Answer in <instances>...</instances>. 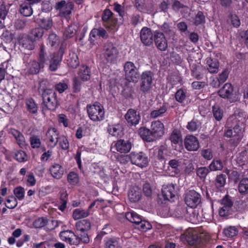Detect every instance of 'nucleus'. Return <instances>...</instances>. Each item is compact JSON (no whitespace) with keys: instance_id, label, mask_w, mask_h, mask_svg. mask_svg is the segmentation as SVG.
I'll list each match as a JSON object with an SVG mask.
<instances>
[{"instance_id":"obj_1","label":"nucleus","mask_w":248,"mask_h":248,"mask_svg":"<svg viewBox=\"0 0 248 248\" xmlns=\"http://www.w3.org/2000/svg\"><path fill=\"white\" fill-rule=\"evenodd\" d=\"M80 237L76 235L74 232L70 230L64 231L60 233V237L62 241H65L72 245H78L80 242L88 243L90 239L87 233L79 234Z\"/></svg>"},{"instance_id":"obj_2","label":"nucleus","mask_w":248,"mask_h":248,"mask_svg":"<svg viewBox=\"0 0 248 248\" xmlns=\"http://www.w3.org/2000/svg\"><path fill=\"white\" fill-rule=\"evenodd\" d=\"M87 111L90 119L94 122L102 121L105 118L103 106L98 102L87 106Z\"/></svg>"},{"instance_id":"obj_3","label":"nucleus","mask_w":248,"mask_h":248,"mask_svg":"<svg viewBox=\"0 0 248 248\" xmlns=\"http://www.w3.org/2000/svg\"><path fill=\"white\" fill-rule=\"evenodd\" d=\"M43 100V108L45 109L54 110L58 106V101L56 93L50 89H46L42 93Z\"/></svg>"},{"instance_id":"obj_4","label":"nucleus","mask_w":248,"mask_h":248,"mask_svg":"<svg viewBox=\"0 0 248 248\" xmlns=\"http://www.w3.org/2000/svg\"><path fill=\"white\" fill-rule=\"evenodd\" d=\"M154 74L150 71L143 72L140 76V89L144 93H147L153 87Z\"/></svg>"},{"instance_id":"obj_5","label":"nucleus","mask_w":248,"mask_h":248,"mask_svg":"<svg viewBox=\"0 0 248 248\" xmlns=\"http://www.w3.org/2000/svg\"><path fill=\"white\" fill-rule=\"evenodd\" d=\"M125 79L129 81L137 82L140 77L138 68L131 62H127L124 66Z\"/></svg>"},{"instance_id":"obj_6","label":"nucleus","mask_w":248,"mask_h":248,"mask_svg":"<svg viewBox=\"0 0 248 248\" xmlns=\"http://www.w3.org/2000/svg\"><path fill=\"white\" fill-rule=\"evenodd\" d=\"M219 95L229 100L231 102H235L240 99L239 95L234 94L233 88L231 83H227L218 91Z\"/></svg>"},{"instance_id":"obj_7","label":"nucleus","mask_w":248,"mask_h":248,"mask_svg":"<svg viewBox=\"0 0 248 248\" xmlns=\"http://www.w3.org/2000/svg\"><path fill=\"white\" fill-rule=\"evenodd\" d=\"M131 163L137 166L143 168L148 165V158L147 155L143 152H132L129 155Z\"/></svg>"},{"instance_id":"obj_8","label":"nucleus","mask_w":248,"mask_h":248,"mask_svg":"<svg viewBox=\"0 0 248 248\" xmlns=\"http://www.w3.org/2000/svg\"><path fill=\"white\" fill-rule=\"evenodd\" d=\"M59 133L55 128H49L46 133L45 140L48 147L53 148L56 146L60 138Z\"/></svg>"},{"instance_id":"obj_9","label":"nucleus","mask_w":248,"mask_h":248,"mask_svg":"<svg viewBox=\"0 0 248 248\" xmlns=\"http://www.w3.org/2000/svg\"><path fill=\"white\" fill-rule=\"evenodd\" d=\"M118 54V50L113 44L107 43L104 45L103 55L108 62L113 61L117 58Z\"/></svg>"},{"instance_id":"obj_10","label":"nucleus","mask_w":248,"mask_h":248,"mask_svg":"<svg viewBox=\"0 0 248 248\" xmlns=\"http://www.w3.org/2000/svg\"><path fill=\"white\" fill-rule=\"evenodd\" d=\"M185 201L188 206L195 208L201 202V196L195 191L190 190L186 194Z\"/></svg>"},{"instance_id":"obj_11","label":"nucleus","mask_w":248,"mask_h":248,"mask_svg":"<svg viewBox=\"0 0 248 248\" xmlns=\"http://www.w3.org/2000/svg\"><path fill=\"white\" fill-rule=\"evenodd\" d=\"M154 40L156 47L160 51H165L168 48V42L164 34L155 31L154 33Z\"/></svg>"},{"instance_id":"obj_12","label":"nucleus","mask_w":248,"mask_h":248,"mask_svg":"<svg viewBox=\"0 0 248 248\" xmlns=\"http://www.w3.org/2000/svg\"><path fill=\"white\" fill-rule=\"evenodd\" d=\"M154 34L150 28L144 27L140 31V38L142 43L146 46H150L153 42Z\"/></svg>"},{"instance_id":"obj_13","label":"nucleus","mask_w":248,"mask_h":248,"mask_svg":"<svg viewBox=\"0 0 248 248\" xmlns=\"http://www.w3.org/2000/svg\"><path fill=\"white\" fill-rule=\"evenodd\" d=\"M185 148L189 151H196L200 147L198 139L193 135H187L184 140Z\"/></svg>"},{"instance_id":"obj_14","label":"nucleus","mask_w":248,"mask_h":248,"mask_svg":"<svg viewBox=\"0 0 248 248\" xmlns=\"http://www.w3.org/2000/svg\"><path fill=\"white\" fill-rule=\"evenodd\" d=\"M132 146L130 140L120 139L118 140L114 145L116 151L120 153L126 154L130 152Z\"/></svg>"},{"instance_id":"obj_15","label":"nucleus","mask_w":248,"mask_h":248,"mask_svg":"<svg viewBox=\"0 0 248 248\" xmlns=\"http://www.w3.org/2000/svg\"><path fill=\"white\" fill-rule=\"evenodd\" d=\"M8 133L14 137L16 143L20 148H25L28 145L25 140L24 136L19 131L14 128H10L9 129Z\"/></svg>"},{"instance_id":"obj_16","label":"nucleus","mask_w":248,"mask_h":248,"mask_svg":"<svg viewBox=\"0 0 248 248\" xmlns=\"http://www.w3.org/2000/svg\"><path fill=\"white\" fill-rule=\"evenodd\" d=\"M162 194L164 200L173 201L175 198L176 191L173 185H164L162 188Z\"/></svg>"},{"instance_id":"obj_17","label":"nucleus","mask_w":248,"mask_h":248,"mask_svg":"<svg viewBox=\"0 0 248 248\" xmlns=\"http://www.w3.org/2000/svg\"><path fill=\"white\" fill-rule=\"evenodd\" d=\"M63 52L62 50L54 53L51 56L49 61V69L51 71H55L58 68L62 60Z\"/></svg>"},{"instance_id":"obj_18","label":"nucleus","mask_w":248,"mask_h":248,"mask_svg":"<svg viewBox=\"0 0 248 248\" xmlns=\"http://www.w3.org/2000/svg\"><path fill=\"white\" fill-rule=\"evenodd\" d=\"M181 162L179 160L171 159L168 163V173L171 176H176L180 175L181 170L180 168Z\"/></svg>"},{"instance_id":"obj_19","label":"nucleus","mask_w":248,"mask_h":248,"mask_svg":"<svg viewBox=\"0 0 248 248\" xmlns=\"http://www.w3.org/2000/svg\"><path fill=\"white\" fill-rule=\"evenodd\" d=\"M151 129L156 139L162 137L165 133L164 125L159 121L152 122Z\"/></svg>"},{"instance_id":"obj_20","label":"nucleus","mask_w":248,"mask_h":248,"mask_svg":"<svg viewBox=\"0 0 248 248\" xmlns=\"http://www.w3.org/2000/svg\"><path fill=\"white\" fill-rule=\"evenodd\" d=\"M127 122L131 125H136L139 124L140 119L139 113L134 109H129L125 115Z\"/></svg>"},{"instance_id":"obj_21","label":"nucleus","mask_w":248,"mask_h":248,"mask_svg":"<svg viewBox=\"0 0 248 248\" xmlns=\"http://www.w3.org/2000/svg\"><path fill=\"white\" fill-rule=\"evenodd\" d=\"M72 8L73 6L71 3H66L64 0L59 2L56 5V9L59 11L60 14L64 16L70 14Z\"/></svg>"},{"instance_id":"obj_22","label":"nucleus","mask_w":248,"mask_h":248,"mask_svg":"<svg viewBox=\"0 0 248 248\" xmlns=\"http://www.w3.org/2000/svg\"><path fill=\"white\" fill-rule=\"evenodd\" d=\"M34 42L29 35L23 36L19 40L20 46L25 49L28 50H32L34 49L35 47Z\"/></svg>"},{"instance_id":"obj_23","label":"nucleus","mask_w":248,"mask_h":248,"mask_svg":"<svg viewBox=\"0 0 248 248\" xmlns=\"http://www.w3.org/2000/svg\"><path fill=\"white\" fill-rule=\"evenodd\" d=\"M44 66L35 60H31L26 65L27 72L30 74H36L38 73Z\"/></svg>"},{"instance_id":"obj_24","label":"nucleus","mask_w":248,"mask_h":248,"mask_svg":"<svg viewBox=\"0 0 248 248\" xmlns=\"http://www.w3.org/2000/svg\"><path fill=\"white\" fill-rule=\"evenodd\" d=\"M91 223L88 219H83L77 222L75 225L76 229L80 234L87 233L86 232L90 230Z\"/></svg>"},{"instance_id":"obj_25","label":"nucleus","mask_w":248,"mask_h":248,"mask_svg":"<svg viewBox=\"0 0 248 248\" xmlns=\"http://www.w3.org/2000/svg\"><path fill=\"white\" fill-rule=\"evenodd\" d=\"M128 198L131 202H135L139 201L141 197L140 189L137 187H131L128 192Z\"/></svg>"},{"instance_id":"obj_26","label":"nucleus","mask_w":248,"mask_h":248,"mask_svg":"<svg viewBox=\"0 0 248 248\" xmlns=\"http://www.w3.org/2000/svg\"><path fill=\"white\" fill-rule=\"evenodd\" d=\"M50 172L53 177L59 179L62 177L64 170L62 167L59 164L55 163L50 168Z\"/></svg>"},{"instance_id":"obj_27","label":"nucleus","mask_w":248,"mask_h":248,"mask_svg":"<svg viewBox=\"0 0 248 248\" xmlns=\"http://www.w3.org/2000/svg\"><path fill=\"white\" fill-rule=\"evenodd\" d=\"M140 134L143 140L148 142L153 141L156 139L151 129L150 130L145 127L141 128L140 129Z\"/></svg>"},{"instance_id":"obj_28","label":"nucleus","mask_w":248,"mask_h":248,"mask_svg":"<svg viewBox=\"0 0 248 248\" xmlns=\"http://www.w3.org/2000/svg\"><path fill=\"white\" fill-rule=\"evenodd\" d=\"M78 76L83 81L89 80L91 77L90 71L89 67L86 65H82L79 68Z\"/></svg>"},{"instance_id":"obj_29","label":"nucleus","mask_w":248,"mask_h":248,"mask_svg":"<svg viewBox=\"0 0 248 248\" xmlns=\"http://www.w3.org/2000/svg\"><path fill=\"white\" fill-rule=\"evenodd\" d=\"M170 139L173 144H181L182 142V137L181 131L179 129H174L170 136Z\"/></svg>"},{"instance_id":"obj_30","label":"nucleus","mask_w":248,"mask_h":248,"mask_svg":"<svg viewBox=\"0 0 248 248\" xmlns=\"http://www.w3.org/2000/svg\"><path fill=\"white\" fill-rule=\"evenodd\" d=\"M108 131L113 136L118 137L122 135L123 127L120 124L109 125Z\"/></svg>"},{"instance_id":"obj_31","label":"nucleus","mask_w":248,"mask_h":248,"mask_svg":"<svg viewBox=\"0 0 248 248\" xmlns=\"http://www.w3.org/2000/svg\"><path fill=\"white\" fill-rule=\"evenodd\" d=\"M207 69L211 73H216L218 71L219 62L217 60L209 58L207 61Z\"/></svg>"},{"instance_id":"obj_32","label":"nucleus","mask_w":248,"mask_h":248,"mask_svg":"<svg viewBox=\"0 0 248 248\" xmlns=\"http://www.w3.org/2000/svg\"><path fill=\"white\" fill-rule=\"evenodd\" d=\"M90 215L89 210H84L80 208H77L74 210L73 217L74 219L78 220L82 218L87 217Z\"/></svg>"},{"instance_id":"obj_33","label":"nucleus","mask_w":248,"mask_h":248,"mask_svg":"<svg viewBox=\"0 0 248 248\" xmlns=\"http://www.w3.org/2000/svg\"><path fill=\"white\" fill-rule=\"evenodd\" d=\"M44 33V30L41 28L33 29L28 35L35 42L39 40Z\"/></svg>"},{"instance_id":"obj_34","label":"nucleus","mask_w":248,"mask_h":248,"mask_svg":"<svg viewBox=\"0 0 248 248\" xmlns=\"http://www.w3.org/2000/svg\"><path fill=\"white\" fill-rule=\"evenodd\" d=\"M238 230L235 226H229L223 229V233L228 238H232L237 235Z\"/></svg>"},{"instance_id":"obj_35","label":"nucleus","mask_w":248,"mask_h":248,"mask_svg":"<svg viewBox=\"0 0 248 248\" xmlns=\"http://www.w3.org/2000/svg\"><path fill=\"white\" fill-rule=\"evenodd\" d=\"M212 113L214 117L217 121H220L223 116V111L220 106L218 104H215L212 106Z\"/></svg>"},{"instance_id":"obj_36","label":"nucleus","mask_w":248,"mask_h":248,"mask_svg":"<svg viewBox=\"0 0 248 248\" xmlns=\"http://www.w3.org/2000/svg\"><path fill=\"white\" fill-rule=\"evenodd\" d=\"M125 217L128 221L136 225L141 220V217L133 211L126 212Z\"/></svg>"},{"instance_id":"obj_37","label":"nucleus","mask_w":248,"mask_h":248,"mask_svg":"<svg viewBox=\"0 0 248 248\" xmlns=\"http://www.w3.org/2000/svg\"><path fill=\"white\" fill-rule=\"evenodd\" d=\"M223 168V162L220 159H213L209 166V169L211 171L221 170Z\"/></svg>"},{"instance_id":"obj_38","label":"nucleus","mask_w":248,"mask_h":248,"mask_svg":"<svg viewBox=\"0 0 248 248\" xmlns=\"http://www.w3.org/2000/svg\"><path fill=\"white\" fill-rule=\"evenodd\" d=\"M38 61V62L44 67L47 63L48 57L46 52L45 51L44 46L43 45H42L40 46Z\"/></svg>"},{"instance_id":"obj_39","label":"nucleus","mask_w":248,"mask_h":248,"mask_svg":"<svg viewBox=\"0 0 248 248\" xmlns=\"http://www.w3.org/2000/svg\"><path fill=\"white\" fill-rule=\"evenodd\" d=\"M119 239L117 238H108L105 240V248H119Z\"/></svg>"},{"instance_id":"obj_40","label":"nucleus","mask_w":248,"mask_h":248,"mask_svg":"<svg viewBox=\"0 0 248 248\" xmlns=\"http://www.w3.org/2000/svg\"><path fill=\"white\" fill-rule=\"evenodd\" d=\"M246 117V114L244 111L236 110L234 114L230 118L235 123H243Z\"/></svg>"},{"instance_id":"obj_41","label":"nucleus","mask_w":248,"mask_h":248,"mask_svg":"<svg viewBox=\"0 0 248 248\" xmlns=\"http://www.w3.org/2000/svg\"><path fill=\"white\" fill-rule=\"evenodd\" d=\"M30 3H23L20 5V11L25 16H29L32 14L33 11Z\"/></svg>"},{"instance_id":"obj_42","label":"nucleus","mask_w":248,"mask_h":248,"mask_svg":"<svg viewBox=\"0 0 248 248\" xmlns=\"http://www.w3.org/2000/svg\"><path fill=\"white\" fill-rule=\"evenodd\" d=\"M77 27L75 25L69 26L63 33V37L65 39L73 37L77 32Z\"/></svg>"},{"instance_id":"obj_43","label":"nucleus","mask_w":248,"mask_h":248,"mask_svg":"<svg viewBox=\"0 0 248 248\" xmlns=\"http://www.w3.org/2000/svg\"><path fill=\"white\" fill-rule=\"evenodd\" d=\"M238 189L239 192L241 194L248 193V178H243L240 181Z\"/></svg>"},{"instance_id":"obj_44","label":"nucleus","mask_w":248,"mask_h":248,"mask_svg":"<svg viewBox=\"0 0 248 248\" xmlns=\"http://www.w3.org/2000/svg\"><path fill=\"white\" fill-rule=\"evenodd\" d=\"M79 61L77 55L75 54H70L67 59V64L69 66L73 68H76L79 64Z\"/></svg>"},{"instance_id":"obj_45","label":"nucleus","mask_w":248,"mask_h":248,"mask_svg":"<svg viewBox=\"0 0 248 248\" xmlns=\"http://www.w3.org/2000/svg\"><path fill=\"white\" fill-rule=\"evenodd\" d=\"M204 71V70L200 67L193 68L191 70V75L197 79L200 80L203 77Z\"/></svg>"},{"instance_id":"obj_46","label":"nucleus","mask_w":248,"mask_h":248,"mask_svg":"<svg viewBox=\"0 0 248 248\" xmlns=\"http://www.w3.org/2000/svg\"><path fill=\"white\" fill-rule=\"evenodd\" d=\"M209 168L206 167H201L197 169L196 173L201 180H205L206 176L209 173Z\"/></svg>"},{"instance_id":"obj_47","label":"nucleus","mask_w":248,"mask_h":248,"mask_svg":"<svg viewBox=\"0 0 248 248\" xmlns=\"http://www.w3.org/2000/svg\"><path fill=\"white\" fill-rule=\"evenodd\" d=\"M30 144L32 148H38L41 145L40 138L36 135H32L30 138Z\"/></svg>"},{"instance_id":"obj_48","label":"nucleus","mask_w":248,"mask_h":248,"mask_svg":"<svg viewBox=\"0 0 248 248\" xmlns=\"http://www.w3.org/2000/svg\"><path fill=\"white\" fill-rule=\"evenodd\" d=\"M167 111V108L165 106H162L158 109H155L151 111L150 116L152 118H156L162 116Z\"/></svg>"},{"instance_id":"obj_49","label":"nucleus","mask_w":248,"mask_h":248,"mask_svg":"<svg viewBox=\"0 0 248 248\" xmlns=\"http://www.w3.org/2000/svg\"><path fill=\"white\" fill-rule=\"evenodd\" d=\"M26 104L28 110L31 113H35L37 111V107L32 99H28Z\"/></svg>"},{"instance_id":"obj_50","label":"nucleus","mask_w":248,"mask_h":248,"mask_svg":"<svg viewBox=\"0 0 248 248\" xmlns=\"http://www.w3.org/2000/svg\"><path fill=\"white\" fill-rule=\"evenodd\" d=\"M201 155L204 159L207 160H210L214 157L212 150L209 148L202 149L201 151Z\"/></svg>"},{"instance_id":"obj_51","label":"nucleus","mask_w":248,"mask_h":248,"mask_svg":"<svg viewBox=\"0 0 248 248\" xmlns=\"http://www.w3.org/2000/svg\"><path fill=\"white\" fill-rule=\"evenodd\" d=\"M200 125L201 124L198 121L193 120L188 123L186 128L190 132H194L200 127Z\"/></svg>"},{"instance_id":"obj_52","label":"nucleus","mask_w":248,"mask_h":248,"mask_svg":"<svg viewBox=\"0 0 248 248\" xmlns=\"http://www.w3.org/2000/svg\"><path fill=\"white\" fill-rule=\"evenodd\" d=\"M40 23L41 28L46 30H49L51 28L53 24L52 20L49 17L41 19Z\"/></svg>"},{"instance_id":"obj_53","label":"nucleus","mask_w":248,"mask_h":248,"mask_svg":"<svg viewBox=\"0 0 248 248\" xmlns=\"http://www.w3.org/2000/svg\"><path fill=\"white\" fill-rule=\"evenodd\" d=\"M61 148L64 150H68L69 146V142L67 138L64 136H61L58 140Z\"/></svg>"},{"instance_id":"obj_54","label":"nucleus","mask_w":248,"mask_h":248,"mask_svg":"<svg viewBox=\"0 0 248 248\" xmlns=\"http://www.w3.org/2000/svg\"><path fill=\"white\" fill-rule=\"evenodd\" d=\"M47 220L44 217H40L36 220L33 223V225L35 228H42L46 225Z\"/></svg>"},{"instance_id":"obj_55","label":"nucleus","mask_w":248,"mask_h":248,"mask_svg":"<svg viewBox=\"0 0 248 248\" xmlns=\"http://www.w3.org/2000/svg\"><path fill=\"white\" fill-rule=\"evenodd\" d=\"M17 205V202L16 198L13 196H10L7 199V203L5 205L6 207L9 209H13Z\"/></svg>"},{"instance_id":"obj_56","label":"nucleus","mask_w":248,"mask_h":248,"mask_svg":"<svg viewBox=\"0 0 248 248\" xmlns=\"http://www.w3.org/2000/svg\"><path fill=\"white\" fill-rule=\"evenodd\" d=\"M226 176L224 174L217 175L216 179V185L217 187H223L226 183Z\"/></svg>"},{"instance_id":"obj_57","label":"nucleus","mask_w":248,"mask_h":248,"mask_svg":"<svg viewBox=\"0 0 248 248\" xmlns=\"http://www.w3.org/2000/svg\"><path fill=\"white\" fill-rule=\"evenodd\" d=\"M139 225L138 229L142 231H146L148 230H150L152 228L151 224L145 220H142L141 218L140 221L137 224Z\"/></svg>"},{"instance_id":"obj_58","label":"nucleus","mask_w":248,"mask_h":248,"mask_svg":"<svg viewBox=\"0 0 248 248\" xmlns=\"http://www.w3.org/2000/svg\"><path fill=\"white\" fill-rule=\"evenodd\" d=\"M14 193L16 198L19 200L23 199L25 195L24 188L21 186H18L14 190Z\"/></svg>"},{"instance_id":"obj_59","label":"nucleus","mask_w":248,"mask_h":248,"mask_svg":"<svg viewBox=\"0 0 248 248\" xmlns=\"http://www.w3.org/2000/svg\"><path fill=\"white\" fill-rule=\"evenodd\" d=\"M186 97V92L184 90L182 89L178 90L175 93V99L180 103L183 102L185 100Z\"/></svg>"},{"instance_id":"obj_60","label":"nucleus","mask_w":248,"mask_h":248,"mask_svg":"<svg viewBox=\"0 0 248 248\" xmlns=\"http://www.w3.org/2000/svg\"><path fill=\"white\" fill-rule=\"evenodd\" d=\"M48 44L51 46H54L59 44V38L55 33H51L48 38Z\"/></svg>"},{"instance_id":"obj_61","label":"nucleus","mask_w":248,"mask_h":248,"mask_svg":"<svg viewBox=\"0 0 248 248\" xmlns=\"http://www.w3.org/2000/svg\"><path fill=\"white\" fill-rule=\"evenodd\" d=\"M67 179L68 182L73 185L77 184L78 182V175L74 172H71L69 173L67 176Z\"/></svg>"},{"instance_id":"obj_62","label":"nucleus","mask_w":248,"mask_h":248,"mask_svg":"<svg viewBox=\"0 0 248 248\" xmlns=\"http://www.w3.org/2000/svg\"><path fill=\"white\" fill-rule=\"evenodd\" d=\"M14 158L19 162H25L27 160L26 154L23 151H19L16 153Z\"/></svg>"},{"instance_id":"obj_63","label":"nucleus","mask_w":248,"mask_h":248,"mask_svg":"<svg viewBox=\"0 0 248 248\" xmlns=\"http://www.w3.org/2000/svg\"><path fill=\"white\" fill-rule=\"evenodd\" d=\"M205 17L202 12H198L194 18V24L198 25L204 22Z\"/></svg>"},{"instance_id":"obj_64","label":"nucleus","mask_w":248,"mask_h":248,"mask_svg":"<svg viewBox=\"0 0 248 248\" xmlns=\"http://www.w3.org/2000/svg\"><path fill=\"white\" fill-rule=\"evenodd\" d=\"M239 35L241 37V41L248 49V30L240 31Z\"/></svg>"}]
</instances>
